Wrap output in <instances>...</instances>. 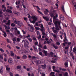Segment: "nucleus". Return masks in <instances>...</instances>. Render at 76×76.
Listing matches in <instances>:
<instances>
[{
  "label": "nucleus",
  "mask_w": 76,
  "mask_h": 76,
  "mask_svg": "<svg viewBox=\"0 0 76 76\" xmlns=\"http://www.w3.org/2000/svg\"><path fill=\"white\" fill-rule=\"evenodd\" d=\"M37 12L39 13H40V14H42V12H41V11H39V10H37Z\"/></svg>",
  "instance_id": "nucleus-51"
},
{
  "label": "nucleus",
  "mask_w": 76,
  "mask_h": 76,
  "mask_svg": "<svg viewBox=\"0 0 76 76\" xmlns=\"http://www.w3.org/2000/svg\"><path fill=\"white\" fill-rule=\"evenodd\" d=\"M31 28L32 30L31 31V32H33V31H34V27H32V26H31Z\"/></svg>",
  "instance_id": "nucleus-26"
},
{
  "label": "nucleus",
  "mask_w": 76,
  "mask_h": 76,
  "mask_svg": "<svg viewBox=\"0 0 76 76\" xmlns=\"http://www.w3.org/2000/svg\"><path fill=\"white\" fill-rule=\"evenodd\" d=\"M53 14L55 16H54L53 17V22L55 25V27L57 28H58V26H57V24L58 22V19L56 18L58 17V14L56 13H53Z\"/></svg>",
  "instance_id": "nucleus-1"
},
{
  "label": "nucleus",
  "mask_w": 76,
  "mask_h": 76,
  "mask_svg": "<svg viewBox=\"0 0 76 76\" xmlns=\"http://www.w3.org/2000/svg\"><path fill=\"white\" fill-rule=\"evenodd\" d=\"M60 22L59 21L57 24V26H58V27H59V28L61 29V26H60Z\"/></svg>",
  "instance_id": "nucleus-5"
},
{
  "label": "nucleus",
  "mask_w": 76,
  "mask_h": 76,
  "mask_svg": "<svg viewBox=\"0 0 76 76\" xmlns=\"http://www.w3.org/2000/svg\"><path fill=\"white\" fill-rule=\"evenodd\" d=\"M38 39H40L41 38V35H39V37H37Z\"/></svg>",
  "instance_id": "nucleus-55"
},
{
  "label": "nucleus",
  "mask_w": 76,
  "mask_h": 76,
  "mask_svg": "<svg viewBox=\"0 0 76 76\" xmlns=\"http://www.w3.org/2000/svg\"><path fill=\"white\" fill-rule=\"evenodd\" d=\"M11 54L12 56H13L15 55V54L13 53V51H11Z\"/></svg>",
  "instance_id": "nucleus-21"
},
{
  "label": "nucleus",
  "mask_w": 76,
  "mask_h": 76,
  "mask_svg": "<svg viewBox=\"0 0 76 76\" xmlns=\"http://www.w3.org/2000/svg\"><path fill=\"white\" fill-rule=\"evenodd\" d=\"M8 62L9 63H12V59L10 58L8 60Z\"/></svg>",
  "instance_id": "nucleus-13"
},
{
  "label": "nucleus",
  "mask_w": 76,
  "mask_h": 76,
  "mask_svg": "<svg viewBox=\"0 0 76 76\" xmlns=\"http://www.w3.org/2000/svg\"><path fill=\"white\" fill-rule=\"evenodd\" d=\"M28 39L30 42H32V39H31V38L30 37H29L28 38Z\"/></svg>",
  "instance_id": "nucleus-24"
},
{
  "label": "nucleus",
  "mask_w": 76,
  "mask_h": 76,
  "mask_svg": "<svg viewBox=\"0 0 76 76\" xmlns=\"http://www.w3.org/2000/svg\"><path fill=\"white\" fill-rule=\"evenodd\" d=\"M35 58H36V57L35 56H32V59L33 60H35Z\"/></svg>",
  "instance_id": "nucleus-36"
},
{
  "label": "nucleus",
  "mask_w": 76,
  "mask_h": 76,
  "mask_svg": "<svg viewBox=\"0 0 76 76\" xmlns=\"http://www.w3.org/2000/svg\"><path fill=\"white\" fill-rule=\"evenodd\" d=\"M6 12H8L9 13H12V11L11 10H9V9H7Z\"/></svg>",
  "instance_id": "nucleus-9"
},
{
  "label": "nucleus",
  "mask_w": 76,
  "mask_h": 76,
  "mask_svg": "<svg viewBox=\"0 0 76 76\" xmlns=\"http://www.w3.org/2000/svg\"><path fill=\"white\" fill-rule=\"evenodd\" d=\"M46 1L47 3H50L51 1V0H45Z\"/></svg>",
  "instance_id": "nucleus-30"
},
{
  "label": "nucleus",
  "mask_w": 76,
  "mask_h": 76,
  "mask_svg": "<svg viewBox=\"0 0 76 76\" xmlns=\"http://www.w3.org/2000/svg\"><path fill=\"white\" fill-rule=\"evenodd\" d=\"M48 69L49 72L51 71V66H49L48 67Z\"/></svg>",
  "instance_id": "nucleus-10"
},
{
  "label": "nucleus",
  "mask_w": 76,
  "mask_h": 76,
  "mask_svg": "<svg viewBox=\"0 0 76 76\" xmlns=\"http://www.w3.org/2000/svg\"><path fill=\"white\" fill-rule=\"evenodd\" d=\"M70 55L71 56H73V53L71 52H70Z\"/></svg>",
  "instance_id": "nucleus-64"
},
{
  "label": "nucleus",
  "mask_w": 76,
  "mask_h": 76,
  "mask_svg": "<svg viewBox=\"0 0 76 76\" xmlns=\"http://www.w3.org/2000/svg\"><path fill=\"white\" fill-rule=\"evenodd\" d=\"M0 51H1V52H4V50H3L2 49V48H1L0 49Z\"/></svg>",
  "instance_id": "nucleus-37"
},
{
  "label": "nucleus",
  "mask_w": 76,
  "mask_h": 76,
  "mask_svg": "<svg viewBox=\"0 0 76 76\" xmlns=\"http://www.w3.org/2000/svg\"><path fill=\"white\" fill-rule=\"evenodd\" d=\"M52 46L53 47L55 48V49H56V50H57L58 49V47L57 46H55V45H54V43H53L52 44Z\"/></svg>",
  "instance_id": "nucleus-7"
},
{
  "label": "nucleus",
  "mask_w": 76,
  "mask_h": 76,
  "mask_svg": "<svg viewBox=\"0 0 76 76\" xmlns=\"http://www.w3.org/2000/svg\"><path fill=\"white\" fill-rule=\"evenodd\" d=\"M43 52L44 53L46 56H47V51L45 50H44L43 51Z\"/></svg>",
  "instance_id": "nucleus-12"
},
{
  "label": "nucleus",
  "mask_w": 76,
  "mask_h": 76,
  "mask_svg": "<svg viewBox=\"0 0 76 76\" xmlns=\"http://www.w3.org/2000/svg\"><path fill=\"white\" fill-rule=\"evenodd\" d=\"M51 62L53 63H56V61H51Z\"/></svg>",
  "instance_id": "nucleus-47"
},
{
  "label": "nucleus",
  "mask_w": 76,
  "mask_h": 76,
  "mask_svg": "<svg viewBox=\"0 0 76 76\" xmlns=\"http://www.w3.org/2000/svg\"><path fill=\"white\" fill-rule=\"evenodd\" d=\"M38 22H36L35 23L36 25V26H38Z\"/></svg>",
  "instance_id": "nucleus-62"
},
{
  "label": "nucleus",
  "mask_w": 76,
  "mask_h": 76,
  "mask_svg": "<svg viewBox=\"0 0 76 76\" xmlns=\"http://www.w3.org/2000/svg\"><path fill=\"white\" fill-rule=\"evenodd\" d=\"M41 28H42L40 29V30L41 31V32H45V29L44 28L43 25H42V24H41Z\"/></svg>",
  "instance_id": "nucleus-4"
},
{
  "label": "nucleus",
  "mask_w": 76,
  "mask_h": 76,
  "mask_svg": "<svg viewBox=\"0 0 76 76\" xmlns=\"http://www.w3.org/2000/svg\"><path fill=\"white\" fill-rule=\"evenodd\" d=\"M62 45L63 47H65V46H66V44H65V43H63Z\"/></svg>",
  "instance_id": "nucleus-44"
},
{
  "label": "nucleus",
  "mask_w": 76,
  "mask_h": 76,
  "mask_svg": "<svg viewBox=\"0 0 76 76\" xmlns=\"http://www.w3.org/2000/svg\"><path fill=\"white\" fill-rule=\"evenodd\" d=\"M7 22V21L6 20H4L2 22V23H6Z\"/></svg>",
  "instance_id": "nucleus-48"
},
{
  "label": "nucleus",
  "mask_w": 76,
  "mask_h": 76,
  "mask_svg": "<svg viewBox=\"0 0 76 76\" xmlns=\"http://www.w3.org/2000/svg\"><path fill=\"white\" fill-rule=\"evenodd\" d=\"M10 35L11 37H13V34L12 33H10Z\"/></svg>",
  "instance_id": "nucleus-54"
},
{
  "label": "nucleus",
  "mask_w": 76,
  "mask_h": 76,
  "mask_svg": "<svg viewBox=\"0 0 76 76\" xmlns=\"http://www.w3.org/2000/svg\"><path fill=\"white\" fill-rule=\"evenodd\" d=\"M37 12L39 13H40V14H42V12H41V11H39V10H37Z\"/></svg>",
  "instance_id": "nucleus-52"
},
{
  "label": "nucleus",
  "mask_w": 76,
  "mask_h": 76,
  "mask_svg": "<svg viewBox=\"0 0 76 76\" xmlns=\"http://www.w3.org/2000/svg\"><path fill=\"white\" fill-rule=\"evenodd\" d=\"M66 41H68L67 40V37H66V36H65L64 39V42H65Z\"/></svg>",
  "instance_id": "nucleus-17"
},
{
  "label": "nucleus",
  "mask_w": 76,
  "mask_h": 76,
  "mask_svg": "<svg viewBox=\"0 0 76 76\" xmlns=\"http://www.w3.org/2000/svg\"><path fill=\"white\" fill-rule=\"evenodd\" d=\"M62 9L64 11V12H65V11H64V7L62 6Z\"/></svg>",
  "instance_id": "nucleus-58"
},
{
  "label": "nucleus",
  "mask_w": 76,
  "mask_h": 76,
  "mask_svg": "<svg viewBox=\"0 0 76 76\" xmlns=\"http://www.w3.org/2000/svg\"><path fill=\"white\" fill-rule=\"evenodd\" d=\"M64 76H69L68 73L67 72H65L64 74Z\"/></svg>",
  "instance_id": "nucleus-16"
},
{
  "label": "nucleus",
  "mask_w": 76,
  "mask_h": 76,
  "mask_svg": "<svg viewBox=\"0 0 76 76\" xmlns=\"http://www.w3.org/2000/svg\"><path fill=\"white\" fill-rule=\"evenodd\" d=\"M15 47L17 49H20V47H18L17 46H15Z\"/></svg>",
  "instance_id": "nucleus-53"
},
{
  "label": "nucleus",
  "mask_w": 76,
  "mask_h": 76,
  "mask_svg": "<svg viewBox=\"0 0 76 76\" xmlns=\"http://www.w3.org/2000/svg\"><path fill=\"white\" fill-rule=\"evenodd\" d=\"M33 47L35 51H37V47H36L35 46V45L33 46Z\"/></svg>",
  "instance_id": "nucleus-29"
},
{
  "label": "nucleus",
  "mask_w": 76,
  "mask_h": 76,
  "mask_svg": "<svg viewBox=\"0 0 76 76\" xmlns=\"http://www.w3.org/2000/svg\"><path fill=\"white\" fill-rule=\"evenodd\" d=\"M38 42H35V45H38Z\"/></svg>",
  "instance_id": "nucleus-63"
},
{
  "label": "nucleus",
  "mask_w": 76,
  "mask_h": 76,
  "mask_svg": "<svg viewBox=\"0 0 76 76\" xmlns=\"http://www.w3.org/2000/svg\"><path fill=\"white\" fill-rule=\"evenodd\" d=\"M6 25H10V23H6Z\"/></svg>",
  "instance_id": "nucleus-60"
},
{
  "label": "nucleus",
  "mask_w": 76,
  "mask_h": 76,
  "mask_svg": "<svg viewBox=\"0 0 76 76\" xmlns=\"http://www.w3.org/2000/svg\"><path fill=\"white\" fill-rule=\"evenodd\" d=\"M27 57V56L26 55H23V58L24 59H26V58Z\"/></svg>",
  "instance_id": "nucleus-25"
},
{
  "label": "nucleus",
  "mask_w": 76,
  "mask_h": 76,
  "mask_svg": "<svg viewBox=\"0 0 76 76\" xmlns=\"http://www.w3.org/2000/svg\"><path fill=\"white\" fill-rule=\"evenodd\" d=\"M0 72L1 73H3V70H2V69H0Z\"/></svg>",
  "instance_id": "nucleus-38"
},
{
  "label": "nucleus",
  "mask_w": 76,
  "mask_h": 76,
  "mask_svg": "<svg viewBox=\"0 0 76 76\" xmlns=\"http://www.w3.org/2000/svg\"><path fill=\"white\" fill-rule=\"evenodd\" d=\"M60 19L62 20H64V17L63 16H62V15H61Z\"/></svg>",
  "instance_id": "nucleus-19"
},
{
  "label": "nucleus",
  "mask_w": 76,
  "mask_h": 76,
  "mask_svg": "<svg viewBox=\"0 0 76 76\" xmlns=\"http://www.w3.org/2000/svg\"><path fill=\"white\" fill-rule=\"evenodd\" d=\"M44 13L45 15H47V14H48V12H46V11H45L44 12Z\"/></svg>",
  "instance_id": "nucleus-39"
},
{
  "label": "nucleus",
  "mask_w": 76,
  "mask_h": 76,
  "mask_svg": "<svg viewBox=\"0 0 76 76\" xmlns=\"http://www.w3.org/2000/svg\"><path fill=\"white\" fill-rule=\"evenodd\" d=\"M69 48V46H66L65 47V50H67V49H68V48Z\"/></svg>",
  "instance_id": "nucleus-35"
},
{
  "label": "nucleus",
  "mask_w": 76,
  "mask_h": 76,
  "mask_svg": "<svg viewBox=\"0 0 76 76\" xmlns=\"http://www.w3.org/2000/svg\"><path fill=\"white\" fill-rule=\"evenodd\" d=\"M7 47L8 48H9V49H10V50L11 49V48L10 47V46L9 45H7Z\"/></svg>",
  "instance_id": "nucleus-49"
},
{
  "label": "nucleus",
  "mask_w": 76,
  "mask_h": 76,
  "mask_svg": "<svg viewBox=\"0 0 76 76\" xmlns=\"http://www.w3.org/2000/svg\"><path fill=\"white\" fill-rule=\"evenodd\" d=\"M65 65L66 67H68V63L65 62Z\"/></svg>",
  "instance_id": "nucleus-27"
},
{
  "label": "nucleus",
  "mask_w": 76,
  "mask_h": 76,
  "mask_svg": "<svg viewBox=\"0 0 76 76\" xmlns=\"http://www.w3.org/2000/svg\"><path fill=\"white\" fill-rule=\"evenodd\" d=\"M39 62L40 63L41 62V61L40 60L37 61V65H38L39 64Z\"/></svg>",
  "instance_id": "nucleus-15"
},
{
  "label": "nucleus",
  "mask_w": 76,
  "mask_h": 76,
  "mask_svg": "<svg viewBox=\"0 0 76 76\" xmlns=\"http://www.w3.org/2000/svg\"><path fill=\"white\" fill-rule=\"evenodd\" d=\"M21 68V66H17V69H20Z\"/></svg>",
  "instance_id": "nucleus-22"
},
{
  "label": "nucleus",
  "mask_w": 76,
  "mask_h": 76,
  "mask_svg": "<svg viewBox=\"0 0 76 76\" xmlns=\"http://www.w3.org/2000/svg\"><path fill=\"white\" fill-rule=\"evenodd\" d=\"M28 45H29L28 44H27V43H24V47L25 48H29V46H28Z\"/></svg>",
  "instance_id": "nucleus-6"
},
{
  "label": "nucleus",
  "mask_w": 76,
  "mask_h": 76,
  "mask_svg": "<svg viewBox=\"0 0 76 76\" xmlns=\"http://www.w3.org/2000/svg\"><path fill=\"white\" fill-rule=\"evenodd\" d=\"M6 8L5 7V8L3 10V12H5V11H6Z\"/></svg>",
  "instance_id": "nucleus-61"
},
{
  "label": "nucleus",
  "mask_w": 76,
  "mask_h": 76,
  "mask_svg": "<svg viewBox=\"0 0 76 76\" xmlns=\"http://www.w3.org/2000/svg\"><path fill=\"white\" fill-rule=\"evenodd\" d=\"M22 32H23V34H26V32H25L24 31H23V30H22Z\"/></svg>",
  "instance_id": "nucleus-42"
},
{
  "label": "nucleus",
  "mask_w": 76,
  "mask_h": 76,
  "mask_svg": "<svg viewBox=\"0 0 76 76\" xmlns=\"http://www.w3.org/2000/svg\"><path fill=\"white\" fill-rule=\"evenodd\" d=\"M6 32H10V31H9V30H8V29H6Z\"/></svg>",
  "instance_id": "nucleus-59"
},
{
  "label": "nucleus",
  "mask_w": 76,
  "mask_h": 76,
  "mask_svg": "<svg viewBox=\"0 0 76 76\" xmlns=\"http://www.w3.org/2000/svg\"><path fill=\"white\" fill-rule=\"evenodd\" d=\"M44 49L46 50V49H47V46H46V45H45L44 46Z\"/></svg>",
  "instance_id": "nucleus-57"
},
{
  "label": "nucleus",
  "mask_w": 76,
  "mask_h": 76,
  "mask_svg": "<svg viewBox=\"0 0 76 76\" xmlns=\"http://www.w3.org/2000/svg\"><path fill=\"white\" fill-rule=\"evenodd\" d=\"M26 43H27V44H29V42H28V40H24V43L25 44H26Z\"/></svg>",
  "instance_id": "nucleus-11"
},
{
  "label": "nucleus",
  "mask_w": 76,
  "mask_h": 76,
  "mask_svg": "<svg viewBox=\"0 0 76 76\" xmlns=\"http://www.w3.org/2000/svg\"><path fill=\"white\" fill-rule=\"evenodd\" d=\"M54 13H50V16H51L52 18L53 17H54Z\"/></svg>",
  "instance_id": "nucleus-23"
},
{
  "label": "nucleus",
  "mask_w": 76,
  "mask_h": 76,
  "mask_svg": "<svg viewBox=\"0 0 76 76\" xmlns=\"http://www.w3.org/2000/svg\"><path fill=\"white\" fill-rule=\"evenodd\" d=\"M13 13H14V14H15V15H18V13H19L15 11H13Z\"/></svg>",
  "instance_id": "nucleus-14"
},
{
  "label": "nucleus",
  "mask_w": 76,
  "mask_h": 76,
  "mask_svg": "<svg viewBox=\"0 0 76 76\" xmlns=\"http://www.w3.org/2000/svg\"><path fill=\"white\" fill-rule=\"evenodd\" d=\"M38 46L39 47H40L41 48H42V47L41 45H39Z\"/></svg>",
  "instance_id": "nucleus-41"
},
{
  "label": "nucleus",
  "mask_w": 76,
  "mask_h": 76,
  "mask_svg": "<svg viewBox=\"0 0 76 76\" xmlns=\"http://www.w3.org/2000/svg\"><path fill=\"white\" fill-rule=\"evenodd\" d=\"M53 37L54 38H57V36L56 34H54L53 36Z\"/></svg>",
  "instance_id": "nucleus-56"
},
{
  "label": "nucleus",
  "mask_w": 76,
  "mask_h": 76,
  "mask_svg": "<svg viewBox=\"0 0 76 76\" xmlns=\"http://www.w3.org/2000/svg\"><path fill=\"white\" fill-rule=\"evenodd\" d=\"M11 26L14 27L15 26V24L14 23H12L11 24Z\"/></svg>",
  "instance_id": "nucleus-31"
},
{
  "label": "nucleus",
  "mask_w": 76,
  "mask_h": 76,
  "mask_svg": "<svg viewBox=\"0 0 76 76\" xmlns=\"http://www.w3.org/2000/svg\"><path fill=\"white\" fill-rule=\"evenodd\" d=\"M4 37H6L7 36V34H6V33H4Z\"/></svg>",
  "instance_id": "nucleus-43"
},
{
  "label": "nucleus",
  "mask_w": 76,
  "mask_h": 76,
  "mask_svg": "<svg viewBox=\"0 0 76 76\" xmlns=\"http://www.w3.org/2000/svg\"><path fill=\"white\" fill-rule=\"evenodd\" d=\"M72 44V42H68L67 46L69 47V45Z\"/></svg>",
  "instance_id": "nucleus-34"
},
{
  "label": "nucleus",
  "mask_w": 76,
  "mask_h": 76,
  "mask_svg": "<svg viewBox=\"0 0 76 76\" xmlns=\"http://www.w3.org/2000/svg\"><path fill=\"white\" fill-rule=\"evenodd\" d=\"M10 68H9L8 67H7L6 68V70L7 71H9L10 70Z\"/></svg>",
  "instance_id": "nucleus-28"
},
{
  "label": "nucleus",
  "mask_w": 76,
  "mask_h": 76,
  "mask_svg": "<svg viewBox=\"0 0 76 76\" xmlns=\"http://www.w3.org/2000/svg\"><path fill=\"white\" fill-rule=\"evenodd\" d=\"M31 18L33 19V20L31 21L30 19H29V20H30L31 23H32L34 24V23L37 22V20L38 18L37 17H36V16L34 15L32 16Z\"/></svg>",
  "instance_id": "nucleus-2"
},
{
  "label": "nucleus",
  "mask_w": 76,
  "mask_h": 76,
  "mask_svg": "<svg viewBox=\"0 0 76 76\" xmlns=\"http://www.w3.org/2000/svg\"><path fill=\"white\" fill-rule=\"evenodd\" d=\"M73 52H74V53H75V54H76V48L75 47H74L73 49Z\"/></svg>",
  "instance_id": "nucleus-18"
},
{
  "label": "nucleus",
  "mask_w": 76,
  "mask_h": 76,
  "mask_svg": "<svg viewBox=\"0 0 76 76\" xmlns=\"http://www.w3.org/2000/svg\"><path fill=\"white\" fill-rule=\"evenodd\" d=\"M17 41H18V42H20V38H18L17 39Z\"/></svg>",
  "instance_id": "nucleus-46"
},
{
  "label": "nucleus",
  "mask_w": 76,
  "mask_h": 76,
  "mask_svg": "<svg viewBox=\"0 0 76 76\" xmlns=\"http://www.w3.org/2000/svg\"><path fill=\"white\" fill-rule=\"evenodd\" d=\"M35 29H36V30H39V29H40V28L39 27H35Z\"/></svg>",
  "instance_id": "nucleus-33"
},
{
  "label": "nucleus",
  "mask_w": 76,
  "mask_h": 76,
  "mask_svg": "<svg viewBox=\"0 0 76 76\" xmlns=\"http://www.w3.org/2000/svg\"><path fill=\"white\" fill-rule=\"evenodd\" d=\"M15 23L16 24H17L18 25V28H20L21 26L23 25V23L21 22H20L19 21H15Z\"/></svg>",
  "instance_id": "nucleus-3"
},
{
  "label": "nucleus",
  "mask_w": 76,
  "mask_h": 76,
  "mask_svg": "<svg viewBox=\"0 0 76 76\" xmlns=\"http://www.w3.org/2000/svg\"><path fill=\"white\" fill-rule=\"evenodd\" d=\"M35 7H36L37 9H39V10H41V8H39V7H38V6H36Z\"/></svg>",
  "instance_id": "nucleus-32"
},
{
  "label": "nucleus",
  "mask_w": 76,
  "mask_h": 76,
  "mask_svg": "<svg viewBox=\"0 0 76 76\" xmlns=\"http://www.w3.org/2000/svg\"><path fill=\"white\" fill-rule=\"evenodd\" d=\"M9 75H10L11 76H13V74H12V72H10L9 73Z\"/></svg>",
  "instance_id": "nucleus-40"
},
{
  "label": "nucleus",
  "mask_w": 76,
  "mask_h": 76,
  "mask_svg": "<svg viewBox=\"0 0 76 76\" xmlns=\"http://www.w3.org/2000/svg\"><path fill=\"white\" fill-rule=\"evenodd\" d=\"M41 66L43 67L42 69H46V67H47V65L46 64H44V65H42Z\"/></svg>",
  "instance_id": "nucleus-8"
},
{
  "label": "nucleus",
  "mask_w": 76,
  "mask_h": 76,
  "mask_svg": "<svg viewBox=\"0 0 76 76\" xmlns=\"http://www.w3.org/2000/svg\"><path fill=\"white\" fill-rule=\"evenodd\" d=\"M54 72H51L50 73V75H51V76H55L54 75Z\"/></svg>",
  "instance_id": "nucleus-20"
},
{
  "label": "nucleus",
  "mask_w": 76,
  "mask_h": 76,
  "mask_svg": "<svg viewBox=\"0 0 76 76\" xmlns=\"http://www.w3.org/2000/svg\"><path fill=\"white\" fill-rule=\"evenodd\" d=\"M0 58H1V59H3V56L1 55H0Z\"/></svg>",
  "instance_id": "nucleus-50"
},
{
  "label": "nucleus",
  "mask_w": 76,
  "mask_h": 76,
  "mask_svg": "<svg viewBox=\"0 0 76 76\" xmlns=\"http://www.w3.org/2000/svg\"><path fill=\"white\" fill-rule=\"evenodd\" d=\"M12 40L13 41H16V39L15 38H13L12 39Z\"/></svg>",
  "instance_id": "nucleus-45"
}]
</instances>
